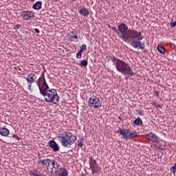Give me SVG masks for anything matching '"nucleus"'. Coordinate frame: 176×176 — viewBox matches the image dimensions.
<instances>
[{"label": "nucleus", "instance_id": "aec40b11", "mask_svg": "<svg viewBox=\"0 0 176 176\" xmlns=\"http://www.w3.org/2000/svg\"><path fill=\"white\" fill-rule=\"evenodd\" d=\"M42 8V1H36L33 6L32 8L34 9V10H39Z\"/></svg>", "mask_w": 176, "mask_h": 176}, {"label": "nucleus", "instance_id": "f257e3e1", "mask_svg": "<svg viewBox=\"0 0 176 176\" xmlns=\"http://www.w3.org/2000/svg\"><path fill=\"white\" fill-rule=\"evenodd\" d=\"M40 94L43 96L45 100L47 102H52L53 104H57L60 101V96L57 94V90L54 89H49L47 82L45 81L41 85L38 86Z\"/></svg>", "mask_w": 176, "mask_h": 176}, {"label": "nucleus", "instance_id": "7c9ffc66", "mask_svg": "<svg viewBox=\"0 0 176 176\" xmlns=\"http://www.w3.org/2000/svg\"><path fill=\"white\" fill-rule=\"evenodd\" d=\"M34 32H36V34H39V32H40L39 29L35 28L34 29Z\"/></svg>", "mask_w": 176, "mask_h": 176}, {"label": "nucleus", "instance_id": "39448f33", "mask_svg": "<svg viewBox=\"0 0 176 176\" xmlns=\"http://www.w3.org/2000/svg\"><path fill=\"white\" fill-rule=\"evenodd\" d=\"M118 33L120 35V38L124 42L127 43L130 41L131 36L135 32V30H129V27L125 23H121L118 27Z\"/></svg>", "mask_w": 176, "mask_h": 176}, {"label": "nucleus", "instance_id": "b1692460", "mask_svg": "<svg viewBox=\"0 0 176 176\" xmlns=\"http://www.w3.org/2000/svg\"><path fill=\"white\" fill-rule=\"evenodd\" d=\"M87 64H89V63L87 62V60H80V65L81 67H86Z\"/></svg>", "mask_w": 176, "mask_h": 176}, {"label": "nucleus", "instance_id": "bb28decb", "mask_svg": "<svg viewBox=\"0 0 176 176\" xmlns=\"http://www.w3.org/2000/svg\"><path fill=\"white\" fill-rule=\"evenodd\" d=\"M76 58L80 59L82 58V52L78 51L76 54Z\"/></svg>", "mask_w": 176, "mask_h": 176}, {"label": "nucleus", "instance_id": "a878e982", "mask_svg": "<svg viewBox=\"0 0 176 176\" xmlns=\"http://www.w3.org/2000/svg\"><path fill=\"white\" fill-rule=\"evenodd\" d=\"M87 46L85 44H82V46L80 47V52H85L86 50Z\"/></svg>", "mask_w": 176, "mask_h": 176}, {"label": "nucleus", "instance_id": "f8f14e48", "mask_svg": "<svg viewBox=\"0 0 176 176\" xmlns=\"http://www.w3.org/2000/svg\"><path fill=\"white\" fill-rule=\"evenodd\" d=\"M54 174H56V175L57 176H67L68 175V171L67 170V169L64 168H60V165L59 166H58V169L56 170V172H54Z\"/></svg>", "mask_w": 176, "mask_h": 176}, {"label": "nucleus", "instance_id": "ddd939ff", "mask_svg": "<svg viewBox=\"0 0 176 176\" xmlns=\"http://www.w3.org/2000/svg\"><path fill=\"white\" fill-rule=\"evenodd\" d=\"M25 79L28 83H34V82H36V79H38V76H36V74H35L34 73H31L28 75Z\"/></svg>", "mask_w": 176, "mask_h": 176}, {"label": "nucleus", "instance_id": "4c0bfd02", "mask_svg": "<svg viewBox=\"0 0 176 176\" xmlns=\"http://www.w3.org/2000/svg\"><path fill=\"white\" fill-rule=\"evenodd\" d=\"M31 1V2H34V1H35V0H30Z\"/></svg>", "mask_w": 176, "mask_h": 176}, {"label": "nucleus", "instance_id": "5701e85b", "mask_svg": "<svg viewBox=\"0 0 176 176\" xmlns=\"http://www.w3.org/2000/svg\"><path fill=\"white\" fill-rule=\"evenodd\" d=\"M83 141H85L83 138L77 141V146H79V148H83Z\"/></svg>", "mask_w": 176, "mask_h": 176}, {"label": "nucleus", "instance_id": "a211bd4d", "mask_svg": "<svg viewBox=\"0 0 176 176\" xmlns=\"http://www.w3.org/2000/svg\"><path fill=\"white\" fill-rule=\"evenodd\" d=\"M29 175L30 176H42L41 174V171H39L36 168H33L29 170Z\"/></svg>", "mask_w": 176, "mask_h": 176}, {"label": "nucleus", "instance_id": "f704fd0d", "mask_svg": "<svg viewBox=\"0 0 176 176\" xmlns=\"http://www.w3.org/2000/svg\"><path fill=\"white\" fill-rule=\"evenodd\" d=\"M32 83H28V88L29 90H31V86H32Z\"/></svg>", "mask_w": 176, "mask_h": 176}, {"label": "nucleus", "instance_id": "7ed1b4c3", "mask_svg": "<svg viewBox=\"0 0 176 176\" xmlns=\"http://www.w3.org/2000/svg\"><path fill=\"white\" fill-rule=\"evenodd\" d=\"M111 60L113 63V65L116 67L117 71L120 72V74H123L124 75H130V76H133L134 75L130 65L124 60H120L118 57L113 56L111 57Z\"/></svg>", "mask_w": 176, "mask_h": 176}, {"label": "nucleus", "instance_id": "dca6fc26", "mask_svg": "<svg viewBox=\"0 0 176 176\" xmlns=\"http://www.w3.org/2000/svg\"><path fill=\"white\" fill-rule=\"evenodd\" d=\"M67 36L72 42H77L78 39H79V36H78V34L75 33V32H70L68 33Z\"/></svg>", "mask_w": 176, "mask_h": 176}, {"label": "nucleus", "instance_id": "f03ea898", "mask_svg": "<svg viewBox=\"0 0 176 176\" xmlns=\"http://www.w3.org/2000/svg\"><path fill=\"white\" fill-rule=\"evenodd\" d=\"M37 163L42 166V168L47 170L50 174L57 173V170L58 169V167H60L58 162L54 160L46 158L45 156L41 155L40 154H38Z\"/></svg>", "mask_w": 176, "mask_h": 176}, {"label": "nucleus", "instance_id": "9d476101", "mask_svg": "<svg viewBox=\"0 0 176 176\" xmlns=\"http://www.w3.org/2000/svg\"><path fill=\"white\" fill-rule=\"evenodd\" d=\"M89 163L92 174H96L98 172V164H97L96 160H94L93 157H89Z\"/></svg>", "mask_w": 176, "mask_h": 176}, {"label": "nucleus", "instance_id": "393cba45", "mask_svg": "<svg viewBox=\"0 0 176 176\" xmlns=\"http://www.w3.org/2000/svg\"><path fill=\"white\" fill-rule=\"evenodd\" d=\"M170 173H173V175H175V173H176V164H174V166L170 168Z\"/></svg>", "mask_w": 176, "mask_h": 176}, {"label": "nucleus", "instance_id": "4468645a", "mask_svg": "<svg viewBox=\"0 0 176 176\" xmlns=\"http://www.w3.org/2000/svg\"><path fill=\"white\" fill-rule=\"evenodd\" d=\"M48 145L51 149H53L54 152H58L60 151V146H58V144L54 140H50Z\"/></svg>", "mask_w": 176, "mask_h": 176}, {"label": "nucleus", "instance_id": "c756f323", "mask_svg": "<svg viewBox=\"0 0 176 176\" xmlns=\"http://www.w3.org/2000/svg\"><path fill=\"white\" fill-rule=\"evenodd\" d=\"M20 27H21V25H15L14 26V30H19V28H20Z\"/></svg>", "mask_w": 176, "mask_h": 176}, {"label": "nucleus", "instance_id": "473e14b6", "mask_svg": "<svg viewBox=\"0 0 176 176\" xmlns=\"http://www.w3.org/2000/svg\"><path fill=\"white\" fill-rule=\"evenodd\" d=\"M155 94L157 97H159V91H155Z\"/></svg>", "mask_w": 176, "mask_h": 176}, {"label": "nucleus", "instance_id": "423d86ee", "mask_svg": "<svg viewBox=\"0 0 176 176\" xmlns=\"http://www.w3.org/2000/svg\"><path fill=\"white\" fill-rule=\"evenodd\" d=\"M129 39V41H127L126 43H131L135 49H141V50L145 49V42H141L144 39V36H142L140 32L135 30Z\"/></svg>", "mask_w": 176, "mask_h": 176}, {"label": "nucleus", "instance_id": "4be33fe9", "mask_svg": "<svg viewBox=\"0 0 176 176\" xmlns=\"http://www.w3.org/2000/svg\"><path fill=\"white\" fill-rule=\"evenodd\" d=\"M157 50L160 53H161V54H164V53H166V49H164V47L162 45H158L157 47Z\"/></svg>", "mask_w": 176, "mask_h": 176}, {"label": "nucleus", "instance_id": "412c9836", "mask_svg": "<svg viewBox=\"0 0 176 176\" xmlns=\"http://www.w3.org/2000/svg\"><path fill=\"white\" fill-rule=\"evenodd\" d=\"M134 124H136V126H142V120H141V118L138 117L133 121Z\"/></svg>", "mask_w": 176, "mask_h": 176}, {"label": "nucleus", "instance_id": "2eb2a0df", "mask_svg": "<svg viewBox=\"0 0 176 176\" xmlns=\"http://www.w3.org/2000/svg\"><path fill=\"white\" fill-rule=\"evenodd\" d=\"M45 72H46V69L44 68V71L41 73V76L36 81V84L37 85V86H42L43 82H45L46 83V78H45Z\"/></svg>", "mask_w": 176, "mask_h": 176}, {"label": "nucleus", "instance_id": "20e7f679", "mask_svg": "<svg viewBox=\"0 0 176 176\" xmlns=\"http://www.w3.org/2000/svg\"><path fill=\"white\" fill-rule=\"evenodd\" d=\"M77 139L76 135H74L71 132H63L58 136V140L64 148H71Z\"/></svg>", "mask_w": 176, "mask_h": 176}, {"label": "nucleus", "instance_id": "c9c22d12", "mask_svg": "<svg viewBox=\"0 0 176 176\" xmlns=\"http://www.w3.org/2000/svg\"><path fill=\"white\" fill-rule=\"evenodd\" d=\"M152 105H154L156 107L157 105V103H156V102H153Z\"/></svg>", "mask_w": 176, "mask_h": 176}, {"label": "nucleus", "instance_id": "0eeeda50", "mask_svg": "<svg viewBox=\"0 0 176 176\" xmlns=\"http://www.w3.org/2000/svg\"><path fill=\"white\" fill-rule=\"evenodd\" d=\"M116 133L122 135L124 140H133L138 136L135 131H130L129 129H123L122 128H119Z\"/></svg>", "mask_w": 176, "mask_h": 176}, {"label": "nucleus", "instance_id": "6e6552de", "mask_svg": "<svg viewBox=\"0 0 176 176\" xmlns=\"http://www.w3.org/2000/svg\"><path fill=\"white\" fill-rule=\"evenodd\" d=\"M88 104L91 108H95L98 109V108H100L101 102L100 99L96 96H92L89 99Z\"/></svg>", "mask_w": 176, "mask_h": 176}, {"label": "nucleus", "instance_id": "1a4fd4ad", "mask_svg": "<svg viewBox=\"0 0 176 176\" xmlns=\"http://www.w3.org/2000/svg\"><path fill=\"white\" fill-rule=\"evenodd\" d=\"M21 17H22L23 20L30 21L34 20L35 19V14L32 11H21Z\"/></svg>", "mask_w": 176, "mask_h": 176}, {"label": "nucleus", "instance_id": "9b49d317", "mask_svg": "<svg viewBox=\"0 0 176 176\" xmlns=\"http://www.w3.org/2000/svg\"><path fill=\"white\" fill-rule=\"evenodd\" d=\"M145 138L151 142H158L159 141V136L153 133H150L146 135Z\"/></svg>", "mask_w": 176, "mask_h": 176}, {"label": "nucleus", "instance_id": "e433bc0d", "mask_svg": "<svg viewBox=\"0 0 176 176\" xmlns=\"http://www.w3.org/2000/svg\"><path fill=\"white\" fill-rule=\"evenodd\" d=\"M118 119H120V120H122V117H118Z\"/></svg>", "mask_w": 176, "mask_h": 176}, {"label": "nucleus", "instance_id": "72a5a7b5", "mask_svg": "<svg viewBox=\"0 0 176 176\" xmlns=\"http://www.w3.org/2000/svg\"><path fill=\"white\" fill-rule=\"evenodd\" d=\"M155 108H160V109H162V104H157Z\"/></svg>", "mask_w": 176, "mask_h": 176}, {"label": "nucleus", "instance_id": "cd10ccee", "mask_svg": "<svg viewBox=\"0 0 176 176\" xmlns=\"http://www.w3.org/2000/svg\"><path fill=\"white\" fill-rule=\"evenodd\" d=\"M136 112L138 113V115H140V116H144V111L136 110Z\"/></svg>", "mask_w": 176, "mask_h": 176}, {"label": "nucleus", "instance_id": "f3484780", "mask_svg": "<svg viewBox=\"0 0 176 176\" xmlns=\"http://www.w3.org/2000/svg\"><path fill=\"white\" fill-rule=\"evenodd\" d=\"M9 134H10L9 129L6 127H0V135H2L3 137H8Z\"/></svg>", "mask_w": 176, "mask_h": 176}, {"label": "nucleus", "instance_id": "6ab92c4d", "mask_svg": "<svg viewBox=\"0 0 176 176\" xmlns=\"http://www.w3.org/2000/svg\"><path fill=\"white\" fill-rule=\"evenodd\" d=\"M80 14H82V16H84V17H87V16L89 14V10L86 8H81L80 10Z\"/></svg>", "mask_w": 176, "mask_h": 176}, {"label": "nucleus", "instance_id": "c85d7f7f", "mask_svg": "<svg viewBox=\"0 0 176 176\" xmlns=\"http://www.w3.org/2000/svg\"><path fill=\"white\" fill-rule=\"evenodd\" d=\"M170 27H171L172 28H174L176 27V21H175V22L170 23Z\"/></svg>", "mask_w": 176, "mask_h": 176}, {"label": "nucleus", "instance_id": "2f4dec72", "mask_svg": "<svg viewBox=\"0 0 176 176\" xmlns=\"http://www.w3.org/2000/svg\"><path fill=\"white\" fill-rule=\"evenodd\" d=\"M12 138H15V140H19V136H17L16 135H13Z\"/></svg>", "mask_w": 176, "mask_h": 176}]
</instances>
